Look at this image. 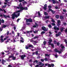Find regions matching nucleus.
Listing matches in <instances>:
<instances>
[{
  "label": "nucleus",
  "mask_w": 67,
  "mask_h": 67,
  "mask_svg": "<svg viewBox=\"0 0 67 67\" xmlns=\"http://www.w3.org/2000/svg\"><path fill=\"white\" fill-rule=\"evenodd\" d=\"M21 11V10H17L15 12H14V13L12 15V18L13 19H14V18H15H15H18V16L17 14H16V13H19V12H20Z\"/></svg>",
  "instance_id": "1"
},
{
  "label": "nucleus",
  "mask_w": 67,
  "mask_h": 67,
  "mask_svg": "<svg viewBox=\"0 0 67 67\" xmlns=\"http://www.w3.org/2000/svg\"><path fill=\"white\" fill-rule=\"evenodd\" d=\"M19 7H17V9H20L21 10H27V8L25 7L24 8L22 7L21 3H20L19 5Z\"/></svg>",
  "instance_id": "2"
},
{
  "label": "nucleus",
  "mask_w": 67,
  "mask_h": 67,
  "mask_svg": "<svg viewBox=\"0 0 67 67\" xmlns=\"http://www.w3.org/2000/svg\"><path fill=\"white\" fill-rule=\"evenodd\" d=\"M51 1H53L52 2L53 4H55V3L58 4L59 3L57 1V0H51Z\"/></svg>",
  "instance_id": "3"
},
{
  "label": "nucleus",
  "mask_w": 67,
  "mask_h": 67,
  "mask_svg": "<svg viewBox=\"0 0 67 67\" xmlns=\"http://www.w3.org/2000/svg\"><path fill=\"white\" fill-rule=\"evenodd\" d=\"M26 22H32V20L31 19H26Z\"/></svg>",
  "instance_id": "4"
},
{
  "label": "nucleus",
  "mask_w": 67,
  "mask_h": 67,
  "mask_svg": "<svg viewBox=\"0 0 67 67\" xmlns=\"http://www.w3.org/2000/svg\"><path fill=\"white\" fill-rule=\"evenodd\" d=\"M26 57V55L25 54H24L21 56V58L22 59H24V57Z\"/></svg>",
  "instance_id": "5"
},
{
  "label": "nucleus",
  "mask_w": 67,
  "mask_h": 67,
  "mask_svg": "<svg viewBox=\"0 0 67 67\" xmlns=\"http://www.w3.org/2000/svg\"><path fill=\"white\" fill-rule=\"evenodd\" d=\"M57 23V25L58 26H59L60 25V20H58Z\"/></svg>",
  "instance_id": "6"
},
{
  "label": "nucleus",
  "mask_w": 67,
  "mask_h": 67,
  "mask_svg": "<svg viewBox=\"0 0 67 67\" xmlns=\"http://www.w3.org/2000/svg\"><path fill=\"white\" fill-rule=\"evenodd\" d=\"M53 29H54V30H59V28H58V27H56V26H54V27Z\"/></svg>",
  "instance_id": "7"
},
{
  "label": "nucleus",
  "mask_w": 67,
  "mask_h": 67,
  "mask_svg": "<svg viewBox=\"0 0 67 67\" xmlns=\"http://www.w3.org/2000/svg\"><path fill=\"white\" fill-rule=\"evenodd\" d=\"M3 16H4V17L5 18H10V17L9 16L6 15H5L4 14H3Z\"/></svg>",
  "instance_id": "8"
},
{
  "label": "nucleus",
  "mask_w": 67,
  "mask_h": 67,
  "mask_svg": "<svg viewBox=\"0 0 67 67\" xmlns=\"http://www.w3.org/2000/svg\"><path fill=\"white\" fill-rule=\"evenodd\" d=\"M30 42H32V43H33L34 44L37 43V42H36V41H34L33 40H30Z\"/></svg>",
  "instance_id": "9"
},
{
  "label": "nucleus",
  "mask_w": 67,
  "mask_h": 67,
  "mask_svg": "<svg viewBox=\"0 0 67 67\" xmlns=\"http://www.w3.org/2000/svg\"><path fill=\"white\" fill-rule=\"evenodd\" d=\"M5 62H6V61L5 60L2 59V60L1 63L3 65H4V63H5Z\"/></svg>",
  "instance_id": "10"
},
{
  "label": "nucleus",
  "mask_w": 67,
  "mask_h": 67,
  "mask_svg": "<svg viewBox=\"0 0 67 67\" xmlns=\"http://www.w3.org/2000/svg\"><path fill=\"white\" fill-rule=\"evenodd\" d=\"M42 29L43 30V31H47V30H46V27H42Z\"/></svg>",
  "instance_id": "11"
},
{
  "label": "nucleus",
  "mask_w": 67,
  "mask_h": 67,
  "mask_svg": "<svg viewBox=\"0 0 67 67\" xmlns=\"http://www.w3.org/2000/svg\"><path fill=\"white\" fill-rule=\"evenodd\" d=\"M44 7H43V9L44 10H46L47 8V4H45L44 5Z\"/></svg>",
  "instance_id": "12"
},
{
  "label": "nucleus",
  "mask_w": 67,
  "mask_h": 67,
  "mask_svg": "<svg viewBox=\"0 0 67 67\" xmlns=\"http://www.w3.org/2000/svg\"><path fill=\"white\" fill-rule=\"evenodd\" d=\"M48 43H49V45H51L52 46V47H53V48H54V45L53 44H51V43H50V42H48Z\"/></svg>",
  "instance_id": "13"
},
{
  "label": "nucleus",
  "mask_w": 67,
  "mask_h": 67,
  "mask_svg": "<svg viewBox=\"0 0 67 67\" xmlns=\"http://www.w3.org/2000/svg\"><path fill=\"white\" fill-rule=\"evenodd\" d=\"M49 11H51L52 13L54 14L55 13V12H54V11H53V10H52L50 8L49 9Z\"/></svg>",
  "instance_id": "14"
},
{
  "label": "nucleus",
  "mask_w": 67,
  "mask_h": 67,
  "mask_svg": "<svg viewBox=\"0 0 67 67\" xmlns=\"http://www.w3.org/2000/svg\"><path fill=\"white\" fill-rule=\"evenodd\" d=\"M29 47H31V48H34V47L33 46V45L32 44L29 45Z\"/></svg>",
  "instance_id": "15"
},
{
  "label": "nucleus",
  "mask_w": 67,
  "mask_h": 67,
  "mask_svg": "<svg viewBox=\"0 0 67 67\" xmlns=\"http://www.w3.org/2000/svg\"><path fill=\"white\" fill-rule=\"evenodd\" d=\"M0 10L1 11H4V13H6V11L4 9H3V10H2V9H1V8H0Z\"/></svg>",
  "instance_id": "16"
},
{
  "label": "nucleus",
  "mask_w": 67,
  "mask_h": 67,
  "mask_svg": "<svg viewBox=\"0 0 67 67\" xmlns=\"http://www.w3.org/2000/svg\"><path fill=\"white\" fill-rule=\"evenodd\" d=\"M35 24L36 25V26L35 25H34V26H33V27H36V26H38V25H37V24L36 23Z\"/></svg>",
  "instance_id": "17"
},
{
  "label": "nucleus",
  "mask_w": 67,
  "mask_h": 67,
  "mask_svg": "<svg viewBox=\"0 0 67 67\" xmlns=\"http://www.w3.org/2000/svg\"><path fill=\"white\" fill-rule=\"evenodd\" d=\"M59 15H57L55 16V18L57 19H58V18H59Z\"/></svg>",
  "instance_id": "18"
},
{
  "label": "nucleus",
  "mask_w": 67,
  "mask_h": 67,
  "mask_svg": "<svg viewBox=\"0 0 67 67\" xmlns=\"http://www.w3.org/2000/svg\"><path fill=\"white\" fill-rule=\"evenodd\" d=\"M51 19L52 20L51 21L52 22H53V23L55 22V20L54 19H53V18H51Z\"/></svg>",
  "instance_id": "19"
},
{
  "label": "nucleus",
  "mask_w": 67,
  "mask_h": 67,
  "mask_svg": "<svg viewBox=\"0 0 67 67\" xmlns=\"http://www.w3.org/2000/svg\"><path fill=\"white\" fill-rule=\"evenodd\" d=\"M60 46H61L62 48H65V46H63L62 44H61Z\"/></svg>",
  "instance_id": "20"
},
{
  "label": "nucleus",
  "mask_w": 67,
  "mask_h": 67,
  "mask_svg": "<svg viewBox=\"0 0 67 67\" xmlns=\"http://www.w3.org/2000/svg\"><path fill=\"white\" fill-rule=\"evenodd\" d=\"M7 7V5H5L3 6L2 7V8H5V7Z\"/></svg>",
  "instance_id": "21"
},
{
  "label": "nucleus",
  "mask_w": 67,
  "mask_h": 67,
  "mask_svg": "<svg viewBox=\"0 0 67 67\" xmlns=\"http://www.w3.org/2000/svg\"><path fill=\"white\" fill-rule=\"evenodd\" d=\"M44 15H48V13L46 12H44Z\"/></svg>",
  "instance_id": "22"
},
{
  "label": "nucleus",
  "mask_w": 67,
  "mask_h": 67,
  "mask_svg": "<svg viewBox=\"0 0 67 67\" xmlns=\"http://www.w3.org/2000/svg\"><path fill=\"white\" fill-rule=\"evenodd\" d=\"M1 42H4V40L3 38H1Z\"/></svg>",
  "instance_id": "23"
},
{
  "label": "nucleus",
  "mask_w": 67,
  "mask_h": 67,
  "mask_svg": "<svg viewBox=\"0 0 67 67\" xmlns=\"http://www.w3.org/2000/svg\"><path fill=\"white\" fill-rule=\"evenodd\" d=\"M45 19H49V16H46L45 17Z\"/></svg>",
  "instance_id": "24"
},
{
  "label": "nucleus",
  "mask_w": 67,
  "mask_h": 67,
  "mask_svg": "<svg viewBox=\"0 0 67 67\" xmlns=\"http://www.w3.org/2000/svg\"><path fill=\"white\" fill-rule=\"evenodd\" d=\"M37 37H37V36H35L34 38H32V40H33V38H34V39H35L36 38H37Z\"/></svg>",
  "instance_id": "25"
},
{
  "label": "nucleus",
  "mask_w": 67,
  "mask_h": 67,
  "mask_svg": "<svg viewBox=\"0 0 67 67\" xmlns=\"http://www.w3.org/2000/svg\"><path fill=\"white\" fill-rule=\"evenodd\" d=\"M60 18L61 19H63V18H64V17L62 16H60Z\"/></svg>",
  "instance_id": "26"
},
{
  "label": "nucleus",
  "mask_w": 67,
  "mask_h": 67,
  "mask_svg": "<svg viewBox=\"0 0 67 67\" xmlns=\"http://www.w3.org/2000/svg\"><path fill=\"white\" fill-rule=\"evenodd\" d=\"M38 15L39 16H41V14H40V12H38Z\"/></svg>",
  "instance_id": "27"
},
{
  "label": "nucleus",
  "mask_w": 67,
  "mask_h": 67,
  "mask_svg": "<svg viewBox=\"0 0 67 67\" xmlns=\"http://www.w3.org/2000/svg\"><path fill=\"white\" fill-rule=\"evenodd\" d=\"M13 55H12L9 57V58H13Z\"/></svg>",
  "instance_id": "28"
},
{
  "label": "nucleus",
  "mask_w": 67,
  "mask_h": 67,
  "mask_svg": "<svg viewBox=\"0 0 67 67\" xmlns=\"http://www.w3.org/2000/svg\"><path fill=\"white\" fill-rule=\"evenodd\" d=\"M55 52H58V51L57 50V49H55Z\"/></svg>",
  "instance_id": "29"
},
{
  "label": "nucleus",
  "mask_w": 67,
  "mask_h": 67,
  "mask_svg": "<svg viewBox=\"0 0 67 67\" xmlns=\"http://www.w3.org/2000/svg\"><path fill=\"white\" fill-rule=\"evenodd\" d=\"M45 55L46 56H48V57H49V55H50V54H45Z\"/></svg>",
  "instance_id": "30"
},
{
  "label": "nucleus",
  "mask_w": 67,
  "mask_h": 67,
  "mask_svg": "<svg viewBox=\"0 0 67 67\" xmlns=\"http://www.w3.org/2000/svg\"><path fill=\"white\" fill-rule=\"evenodd\" d=\"M33 32L34 33H35V34H36L37 33V31H34Z\"/></svg>",
  "instance_id": "31"
},
{
  "label": "nucleus",
  "mask_w": 67,
  "mask_h": 67,
  "mask_svg": "<svg viewBox=\"0 0 67 67\" xmlns=\"http://www.w3.org/2000/svg\"><path fill=\"white\" fill-rule=\"evenodd\" d=\"M45 33V32L43 31L41 32V34L42 35V34H44V33Z\"/></svg>",
  "instance_id": "32"
},
{
  "label": "nucleus",
  "mask_w": 67,
  "mask_h": 67,
  "mask_svg": "<svg viewBox=\"0 0 67 67\" xmlns=\"http://www.w3.org/2000/svg\"><path fill=\"white\" fill-rule=\"evenodd\" d=\"M16 59V58L15 57H13V60H15V59Z\"/></svg>",
  "instance_id": "33"
},
{
  "label": "nucleus",
  "mask_w": 67,
  "mask_h": 67,
  "mask_svg": "<svg viewBox=\"0 0 67 67\" xmlns=\"http://www.w3.org/2000/svg\"><path fill=\"white\" fill-rule=\"evenodd\" d=\"M41 64H42V62H39L38 63L39 65H41Z\"/></svg>",
  "instance_id": "34"
},
{
  "label": "nucleus",
  "mask_w": 67,
  "mask_h": 67,
  "mask_svg": "<svg viewBox=\"0 0 67 67\" xmlns=\"http://www.w3.org/2000/svg\"><path fill=\"white\" fill-rule=\"evenodd\" d=\"M48 27L49 28H51L52 27V26H51V25H48Z\"/></svg>",
  "instance_id": "35"
},
{
  "label": "nucleus",
  "mask_w": 67,
  "mask_h": 67,
  "mask_svg": "<svg viewBox=\"0 0 67 67\" xmlns=\"http://www.w3.org/2000/svg\"><path fill=\"white\" fill-rule=\"evenodd\" d=\"M6 27V25H4L2 27V28H5Z\"/></svg>",
  "instance_id": "36"
},
{
  "label": "nucleus",
  "mask_w": 67,
  "mask_h": 67,
  "mask_svg": "<svg viewBox=\"0 0 67 67\" xmlns=\"http://www.w3.org/2000/svg\"><path fill=\"white\" fill-rule=\"evenodd\" d=\"M41 66H44V63H41Z\"/></svg>",
  "instance_id": "37"
},
{
  "label": "nucleus",
  "mask_w": 67,
  "mask_h": 67,
  "mask_svg": "<svg viewBox=\"0 0 67 67\" xmlns=\"http://www.w3.org/2000/svg\"><path fill=\"white\" fill-rule=\"evenodd\" d=\"M1 21L2 23H4V20L2 19L1 20Z\"/></svg>",
  "instance_id": "38"
},
{
  "label": "nucleus",
  "mask_w": 67,
  "mask_h": 67,
  "mask_svg": "<svg viewBox=\"0 0 67 67\" xmlns=\"http://www.w3.org/2000/svg\"><path fill=\"white\" fill-rule=\"evenodd\" d=\"M49 42H50V43H51V42H52V39H50L49 40Z\"/></svg>",
  "instance_id": "39"
},
{
  "label": "nucleus",
  "mask_w": 67,
  "mask_h": 67,
  "mask_svg": "<svg viewBox=\"0 0 67 67\" xmlns=\"http://www.w3.org/2000/svg\"><path fill=\"white\" fill-rule=\"evenodd\" d=\"M41 62H43L44 61V60L43 59H41Z\"/></svg>",
  "instance_id": "40"
},
{
  "label": "nucleus",
  "mask_w": 67,
  "mask_h": 67,
  "mask_svg": "<svg viewBox=\"0 0 67 67\" xmlns=\"http://www.w3.org/2000/svg\"><path fill=\"white\" fill-rule=\"evenodd\" d=\"M44 60H45V61H47V60H47V59L46 58H45L44 59Z\"/></svg>",
  "instance_id": "41"
},
{
  "label": "nucleus",
  "mask_w": 67,
  "mask_h": 67,
  "mask_svg": "<svg viewBox=\"0 0 67 67\" xmlns=\"http://www.w3.org/2000/svg\"><path fill=\"white\" fill-rule=\"evenodd\" d=\"M26 46V47L25 48H26V49H29V47Z\"/></svg>",
  "instance_id": "42"
},
{
  "label": "nucleus",
  "mask_w": 67,
  "mask_h": 67,
  "mask_svg": "<svg viewBox=\"0 0 67 67\" xmlns=\"http://www.w3.org/2000/svg\"><path fill=\"white\" fill-rule=\"evenodd\" d=\"M59 34H56V36L57 37L58 36H59Z\"/></svg>",
  "instance_id": "43"
},
{
  "label": "nucleus",
  "mask_w": 67,
  "mask_h": 67,
  "mask_svg": "<svg viewBox=\"0 0 67 67\" xmlns=\"http://www.w3.org/2000/svg\"><path fill=\"white\" fill-rule=\"evenodd\" d=\"M8 67H12V66H11V65H8Z\"/></svg>",
  "instance_id": "44"
},
{
  "label": "nucleus",
  "mask_w": 67,
  "mask_h": 67,
  "mask_svg": "<svg viewBox=\"0 0 67 67\" xmlns=\"http://www.w3.org/2000/svg\"><path fill=\"white\" fill-rule=\"evenodd\" d=\"M4 37V36H1V38H3Z\"/></svg>",
  "instance_id": "45"
},
{
  "label": "nucleus",
  "mask_w": 67,
  "mask_h": 67,
  "mask_svg": "<svg viewBox=\"0 0 67 67\" xmlns=\"http://www.w3.org/2000/svg\"><path fill=\"white\" fill-rule=\"evenodd\" d=\"M63 24L64 25H67V24L65 23H64Z\"/></svg>",
  "instance_id": "46"
},
{
  "label": "nucleus",
  "mask_w": 67,
  "mask_h": 67,
  "mask_svg": "<svg viewBox=\"0 0 67 67\" xmlns=\"http://www.w3.org/2000/svg\"><path fill=\"white\" fill-rule=\"evenodd\" d=\"M9 34V31H7V35H8Z\"/></svg>",
  "instance_id": "47"
},
{
  "label": "nucleus",
  "mask_w": 67,
  "mask_h": 67,
  "mask_svg": "<svg viewBox=\"0 0 67 67\" xmlns=\"http://www.w3.org/2000/svg\"><path fill=\"white\" fill-rule=\"evenodd\" d=\"M48 67H51V65L49 64L48 65Z\"/></svg>",
  "instance_id": "48"
},
{
  "label": "nucleus",
  "mask_w": 67,
  "mask_h": 67,
  "mask_svg": "<svg viewBox=\"0 0 67 67\" xmlns=\"http://www.w3.org/2000/svg\"><path fill=\"white\" fill-rule=\"evenodd\" d=\"M43 44L44 45H45L46 44V41H44V42H43Z\"/></svg>",
  "instance_id": "49"
},
{
  "label": "nucleus",
  "mask_w": 67,
  "mask_h": 67,
  "mask_svg": "<svg viewBox=\"0 0 67 67\" xmlns=\"http://www.w3.org/2000/svg\"><path fill=\"white\" fill-rule=\"evenodd\" d=\"M63 11L64 12H66V10L65 9H63Z\"/></svg>",
  "instance_id": "50"
},
{
  "label": "nucleus",
  "mask_w": 67,
  "mask_h": 67,
  "mask_svg": "<svg viewBox=\"0 0 67 67\" xmlns=\"http://www.w3.org/2000/svg\"><path fill=\"white\" fill-rule=\"evenodd\" d=\"M48 8H52V6L51 5H49L48 6Z\"/></svg>",
  "instance_id": "51"
},
{
  "label": "nucleus",
  "mask_w": 67,
  "mask_h": 67,
  "mask_svg": "<svg viewBox=\"0 0 67 67\" xmlns=\"http://www.w3.org/2000/svg\"><path fill=\"white\" fill-rule=\"evenodd\" d=\"M51 66H52V67H54V64H51Z\"/></svg>",
  "instance_id": "52"
},
{
  "label": "nucleus",
  "mask_w": 67,
  "mask_h": 67,
  "mask_svg": "<svg viewBox=\"0 0 67 67\" xmlns=\"http://www.w3.org/2000/svg\"><path fill=\"white\" fill-rule=\"evenodd\" d=\"M19 0V2H22V1H24V0Z\"/></svg>",
  "instance_id": "53"
},
{
  "label": "nucleus",
  "mask_w": 67,
  "mask_h": 67,
  "mask_svg": "<svg viewBox=\"0 0 67 67\" xmlns=\"http://www.w3.org/2000/svg\"><path fill=\"white\" fill-rule=\"evenodd\" d=\"M52 25H53V26L55 25V24L54 23H52Z\"/></svg>",
  "instance_id": "54"
},
{
  "label": "nucleus",
  "mask_w": 67,
  "mask_h": 67,
  "mask_svg": "<svg viewBox=\"0 0 67 67\" xmlns=\"http://www.w3.org/2000/svg\"><path fill=\"white\" fill-rule=\"evenodd\" d=\"M32 61H33V60H29V62H32Z\"/></svg>",
  "instance_id": "55"
},
{
  "label": "nucleus",
  "mask_w": 67,
  "mask_h": 67,
  "mask_svg": "<svg viewBox=\"0 0 67 67\" xmlns=\"http://www.w3.org/2000/svg\"><path fill=\"white\" fill-rule=\"evenodd\" d=\"M48 64H48V63H46V64H45V66H47L48 65Z\"/></svg>",
  "instance_id": "56"
},
{
  "label": "nucleus",
  "mask_w": 67,
  "mask_h": 67,
  "mask_svg": "<svg viewBox=\"0 0 67 67\" xmlns=\"http://www.w3.org/2000/svg\"><path fill=\"white\" fill-rule=\"evenodd\" d=\"M10 40V39H8L7 40V41H6V42L7 43V42H9V41Z\"/></svg>",
  "instance_id": "57"
},
{
  "label": "nucleus",
  "mask_w": 67,
  "mask_h": 67,
  "mask_svg": "<svg viewBox=\"0 0 67 67\" xmlns=\"http://www.w3.org/2000/svg\"><path fill=\"white\" fill-rule=\"evenodd\" d=\"M20 41L21 42H22V43H23L24 42V41H23V40H20Z\"/></svg>",
  "instance_id": "58"
},
{
  "label": "nucleus",
  "mask_w": 67,
  "mask_h": 67,
  "mask_svg": "<svg viewBox=\"0 0 67 67\" xmlns=\"http://www.w3.org/2000/svg\"><path fill=\"white\" fill-rule=\"evenodd\" d=\"M58 53H59V54H60V53H62V52L61 51H58Z\"/></svg>",
  "instance_id": "59"
},
{
  "label": "nucleus",
  "mask_w": 67,
  "mask_h": 67,
  "mask_svg": "<svg viewBox=\"0 0 67 67\" xmlns=\"http://www.w3.org/2000/svg\"><path fill=\"white\" fill-rule=\"evenodd\" d=\"M39 66V65H36L35 66V67H38Z\"/></svg>",
  "instance_id": "60"
},
{
  "label": "nucleus",
  "mask_w": 67,
  "mask_h": 67,
  "mask_svg": "<svg viewBox=\"0 0 67 67\" xmlns=\"http://www.w3.org/2000/svg\"><path fill=\"white\" fill-rule=\"evenodd\" d=\"M60 30H61V31H63V28H60Z\"/></svg>",
  "instance_id": "61"
},
{
  "label": "nucleus",
  "mask_w": 67,
  "mask_h": 67,
  "mask_svg": "<svg viewBox=\"0 0 67 67\" xmlns=\"http://www.w3.org/2000/svg\"><path fill=\"white\" fill-rule=\"evenodd\" d=\"M37 62H38L37 60H35V62H36V63L37 64Z\"/></svg>",
  "instance_id": "62"
},
{
  "label": "nucleus",
  "mask_w": 67,
  "mask_h": 67,
  "mask_svg": "<svg viewBox=\"0 0 67 67\" xmlns=\"http://www.w3.org/2000/svg\"><path fill=\"white\" fill-rule=\"evenodd\" d=\"M20 20V19H18L17 20V22H19V20Z\"/></svg>",
  "instance_id": "63"
},
{
  "label": "nucleus",
  "mask_w": 67,
  "mask_h": 67,
  "mask_svg": "<svg viewBox=\"0 0 67 67\" xmlns=\"http://www.w3.org/2000/svg\"><path fill=\"white\" fill-rule=\"evenodd\" d=\"M0 30L1 31H2V28L0 27Z\"/></svg>",
  "instance_id": "64"
}]
</instances>
